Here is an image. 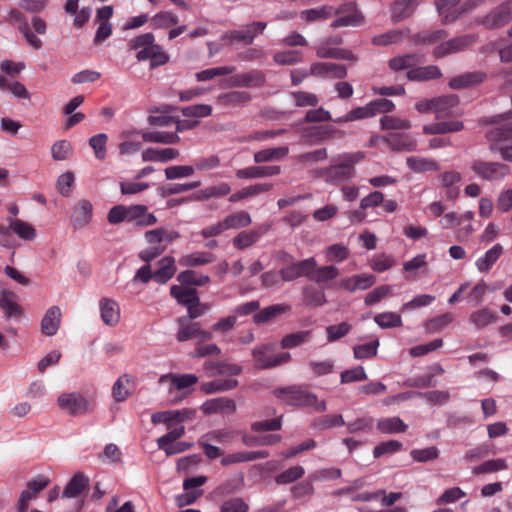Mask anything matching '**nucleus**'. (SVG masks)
I'll return each mask as SVG.
<instances>
[{"label": "nucleus", "instance_id": "f257e3e1", "mask_svg": "<svg viewBox=\"0 0 512 512\" xmlns=\"http://www.w3.org/2000/svg\"><path fill=\"white\" fill-rule=\"evenodd\" d=\"M273 395L290 406L311 407L317 412H324L326 410L325 401L319 400L317 395L310 392L305 385L278 387L273 390Z\"/></svg>", "mask_w": 512, "mask_h": 512}, {"label": "nucleus", "instance_id": "f03ea898", "mask_svg": "<svg viewBox=\"0 0 512 512\" xmlns=\"http://www.w3.org/2000/svg\"><path fill=\"white\" fill-rule=\"evenodd\" d=\"M365 157L363 152L346 153L338 157L339 162L320 170L319 174L327 183L339 184L352 178L355 174L354 165Z\"/></svg>", "mask_w": 512, "mask_h": 512}, {"label": "nucleus", "instance_id": "7ed1b4c3", "mask_svg": "<svg viewBox=\"0 0 512 512\" xmlns=\"http://www.w3.org/2000/svg\"><path fill=\"white\" fill-rule=\"evenodd\" d=\"M144 236L150 246L139 252V258L146 263H150L165 252L166 245L161 244L162 241L172 242L178 239L180 234L178 231H168L163 227H159L145 232Z\"/></svg>", "mask_w": 512, "mask_h": 512}, {"label": "nucleus", "instance_id": "20e7f679", "mask_svg": "<svg viewBox=\"0 0 512 512\" xmlns=\"http://www.w3.org/2000/svg\"><path fill=\"white\" fill-rule=\"evenodd\" d=\"M274 349L275 345L273 343H265L256 346L252 350L255 367L262 370L271 369L288 363L291 360V355L288 352H282L276 356H270L269 353Z\"/></svg>", "mask_w": 512, "mask_h": 512}, {"label": "nucleus", "instance_id": "39448f33", "mask_svg": "<svg viewBox=\"0 0 512 512\" xmlns=\"http://www.w3.org/2000/svg\"><path fill=\"white\" fill-rule=\"evenodd\" d=\"M471 170L477 177L485 181H495L502 179L509 173V166L499 162L473 160Z\"/></svg>", "mask_w": 512, "mask_h": 512}, {"label": "nucleus", "instance_id": "423d86ee", "mask_svg": "<svg viewBox=\"0 0 512 512\" xmlns=\"http://www.w3.org/2000/svg\"><path fill=\"white\" fill-rule=\"evenodd\" d=\"M179 330L176 334V339L179 342H184L192 339H198L199 341L211 340L213 335L211 332L203 330L198 322L188 321L185 316L179 317L176 320Z\"/></svg>", "mask_w": 512, "mask_h": 512}, {"label": "nucleus", "instance_id": "0eeeda50", "mask_svg": "<svg viewBox=\"0 0 512 512\" xmlns=\"http://www.w3.org/2000/svg\"><path fill=\"white\" fill-rule=\"evenodd\" d=\"M59 407L71 416H80L91 410L89 401L77 393H66L58 397Z\"/></svg>", "mask_w": 512, "mask_h": 512}, {"label": "nucleus", "instance_id": "6e6552de", "mask_svg": "<svg viewBox=\"0 0 512 512\" xmlns=\"http://www.w3.org/2000/svg\"><path fill=\"white\" fill-rule=\"evenodd\" d=\"M316 268V261L313 257L292 263L283 267L279 271V275L284 282H290L302 276L311 277V273Z\"/></svg>", "mask_w": 512, "mask_h": 512}, {"label": "nucleus", "instance_id": "1a4fd4ad", "mask_svg": "<svg viewBox=\"0 0 512 512\" xmlns=\"http://www.w3.org/2000/svg\"><path fill=\"white\" fill-rule=\"evenodd\" d=\"M475 42V35H463L455 37L437 45L433 50V55L436 58H442L447 55L463 51Z\"/></svg>", "mask_w": 512, "mask_h": 512}, {"label": "nucleus", "instance_id": "9d476101", "mask_svg": "<svg viewBox=\"0 0 512 512\" xmlns=\"http://www.w3.org/2000/svg\"><path fill=\"white\" fill-rule=\"evenodd\" d=\"M266 27V22H253L247 25L243 30H231L226 32L223 39L228 41L230 44L237 41L244 45H251L257 34L262 33Z\"/></svg>", "mask_w": 512, "mask_h": 512}, {"label": "nucleus", "instance_id": "9b49d317", "mask_svg": "<svg viewBox=\"0 0 512 512\" xmlns=\"http://www.w3.org/2000/svg\"><path fill=\"white\" fill-rule=\"evenodd\" d=\"M512 20V1H507L485 15L481 24L488 29L503 27Z\"/></svg>", "mask_w": 512, "mask_h": 512}, {"label": "nucleus", "instance_id": "f8f14e48", "mask_svg": "<svg viewBox=\"0 0 512 512\" xmlns=\"http://www.w3.org/2000/svg\"><path fill=\"white\" fill-rule=\"evenodd\" d=\"M49 485V479L40 476L37 479L30 480L26 489H24L18 499V512H26L30 501L35 499L37 495Z\"/></svg>", "mask_w": 512, "mask_h": 512}, {"label": "nucleus", "instance_id": "ddd939ff", "mask_svg": "<svg viewBox=\"0 0 512 512\" xmlns=\"http://www.w3.org/2000/svg\"><path fill=\"white\" fill-rule=\"evenodd\" d=\"M349 13L346 16H342L334 20L331 24L333 28H339L343 26H358L363 23V16L356 9V4L351 2L341 5L337 10L333 9V14Z\"/></svg>", "mask_w": 512, "mask_h": 512}, {"label": "nucleus", "instance_id": "4468645a", "mask_svg": "<svg viewBox=\"0 0 512 512\" xmlns=\"http://www.w3.org/2000/svg\"><path fill=\"white\" fill-rule=\"evenodd\" d=\"M126 221L135 222L137 226L147 227L157 223V218L154 214L148 213V208L145 205L137 204L125 206Z\"/></svg>", "mask_w": 512, "mask_h": 512}, {"label": "nucleus", "instance_id": "2eb2a0df", "mask_svg": "<svg viewBox=\"0 0 512 512\" xmlns=\"http://www.w3.org/2000/svg\"><path fill=\"white\" fill-rule=\"evenodd\" d=\"M310 74L323 78L343 79L347 76V69L341 64L315 62L310 66Z\"/></svg>", "mask_w": 512, "mask_h": 512}, {"label": "nucleus", "instance_id": "dca6fc26", "mask_svg": "<svg viewBox=\"0 0 512 512\" xmlns=\"http://www.w3.org/2000/svg\"><path fill=\"white\" fill-rule=\"evenodd\" d=\"M229 82L233 87H262L266 77L261 70L254 69L231 76Z\"/></svg>", "mask_w": 512, "mask_h": 512}, {"label": "nucleus", "instance_id": "f3484780", "mask_svg": "<svg viewBox=\"0 0 512 512\" xmlns=\"http://www.w3.org/2000/svg\"><path fill=\"white\" fill-rule=\"evenodd\" d=\"M195 415V410L192 409H182V410H171L165 412H157L152 414L151 421L153 424L158 423H171L177 422L181 423L186 420L193 419Z\"/></svg>", "mask_w": 512, "mask_h": 512}, {"label": "nucleus", "instance_id": "a211bd4d", "mask_svg": "<svg viewBox=\"0 0 512 512\" xmlns=\"http://www.w3.org/2000/svg\"><path fill=\"white\" fill-rule=\"evenodd\" d=\"M269 457V452L265 450L260 451H239L225 455L221 459L223 466H229L238 463L251 462L258 459H266Z\"/></svg>", "mask_w": 512, "mask_h": 512}, {"label": "nucleus", "instance_id": "6ab92c4d", "mask_svg": "<svg viewBox=\"0 0 512 512\" xmlns=\"http://www.w3.org/2000/svg\"><path fill=\"white\" fill-rule=\"evenodd\" d=\"M102 321L110 327L116 326L120 321V307L118 303L109 298H102L99 302Z\"/></svg>", "mask_w": 512, "mask_h": 512}, {"label": "nucleus", "instance_id": "aec40b11", "mask_svg": "<svg viewBox=\"0 0 512 512\" xmlns=\"http://www.w3.org/2000/svg\"><path fill=\"white\" fill-rule=\"evenodd\" d=\"M385 142L391 150L397 152L415 151L417 147L416 139L408 134L391 133L385 138Z\"/></svg>", "mask_w": 512, "mask_h": 512}, {"label": "nucleus", "instance_id": "412c9836", "mask_svg": "<svg viewBox=\"0 0 512 512\" xmlns=\"http://www.w3.org/2000/svg\"><path fill=\"white\" fill-rule=\"evenodd\" d=\"M281 172L280 166H251L236 171L238 179H256L278 175Z\"/></svg>", "mask_w": 512, "mask_h": 512}, {"label": "nucleus", "instance_id": "4be33fe9", "mask_svg": "<svg viewBox=\"0 0 512 512\" xmlns=\"http://www.w3.org/2000/svg\"><path fill=\"white\" fill-rule=\"evenodd\" d=\"M434 113L437 119L453 115V109L458 105L459 98L455 94L443 95L434 98Z\"/></svg>", "mask_w": 512, "mask_h": 512}, {"label": "nucleus", "instance_id": "5701e85b", "mask_svg": "<svg viewBox=\"0 0 512 512\" xmlns=\"http://www.w3.org/2000/svg\"><path fill=\"white\" fill-rule=\"evenodd\" d=\"M462 0H435V6L444 23H451L461 16V7L457 5Z\"/></svg>", "mask_w": 512, "mask_h": 512}, {"label": "nucleus", "instance_id": "b1692460", "mask_svg": "<svg viewBox=\"0 0 512 512\" xmlns=\"http://www.w3.org/2000/svg\"><path fill=\"white\" fill-rule=\"evenodd\" d=\"M180 155L179 150L175 148H147L142 152V160L145 162H162L166 163L176 159Z\"/></svg>", "mask_w": 512, "mask_h": 512}, {"label": "nucleus", "instance_id": "393cba45", "mask_svg": "<svg viewBox=\"0 0 512 512\" xmlns=\"http://www.w3.org/2000/svg\"><path fill=\"white\" fill-rule=\"evenodd\" d=\"M157 264L159 267L153 273V279L159 284H165L176 273L175 259L172 256H165Z\"/></svg>", "mask_w": 512, "mask_h": 512}, {"label": "nucleus", "instance_id": "a878e982", "mask_svg": "<svg viewBox=\"0 0 512 512\" xmlns=\"http://www.w3.org/2000/svg\"><path fill=\"white\" fill-rule=\"evenodd\" d=\"M464 129L462 121L436 122L423 126V133L426 135H442L447 133L459 132Z\"/></svg>", "mask_w": 512, "mask_h": 512}, {"label": "nucleus", "instance_id": "bb28decb", "mask_svg": "<svg viewBox=\"0 0 512 512\" xmlns=\"http://www.w3.org/2000/svg\"><path fill=\"white\" fill-rule=\"evenodd\" d=\"M61 321V311L59 307L52 306L49 308L42 321H41V332L46 336H53L59 329Z\"/></svg>", "mask_w": 512, "mask_h": 512}, {"label": "nucleus", "instance_id": "cd10ccee", "mask_svg": "<svg viewBox=\"0 0 512 512\" xmlns=\"http://www.w3.org/2000/svg\"><path fill=\"white\" fill-rule=\"evenodd\" d=\"M202 410L205 414L220 412L233 413L236 410V403L233 399L219 397L206 401L202 406Z\"/></svg>", "mask_w": 512, "mask_h": 512}, {"label": "nucleus", "instance_id": "c85d7f7f", "mask_svg": "<svg viewBox=\"0 0 512 512\" xmlns=\"http://www.w3.org/2000/svg\"><path fill=\"white\" fill-rule=\"evenodd\" d=\"M291 310V306L287 304H274L263 308L259 312L255 313L253 320L256 324L267 323L278 316L285 314Z\"/></svg>", "mask_w": 512, "mask_h": 512}, {"label": "nucleus", "instance_id": "c756f323", "mask_svg": "<svg viewBox=\"0 0 512 512\" xmlns=\"http://www.w3.org/2000/svg\"><path fill=\"white\" fill-rule=\"evenodd\" d=\"M89 479L83 473H76L64 488L62 497L75 498L88 488Z\"/></svg>", "mask_w": 512, "mask_h": 512}, {"label": "nucleus", "instance_id": "7c9ffc66", "mask_svg": "<svg viewBox=\"0 0 512 512\" xmlns=\"http://www.w3.org/2000/svg\"><path fill=\"white\" fill-rule=\"evenodd\" d=\"M442 76L441 70L436 65H428L423 67H414L408 70L407 78L410 81H429L438 79Z\"/></svg>", "mask_w": 512, "mask_h": 512}, {"label": "nucleus", "instance_id": "2f4dec72", "mask_svg": "<svg viewBox=\"0 0 512 512\" xmlns=\"http://www.w3.org/2000/svg\"><path fill=\"white\" fill-rule=\"evenodd\" d=\"M485 79V74L482 72H468L452 78L449 81L451 89H463L472 87L482 83Z\"/></svg>", "mask_w": 512, "mask_h": 512}, {"label": "nucleus", "instance_id": "473e14b6", "mask_svg": "<svg viewBox=\"0 0 512 512\" xmlns=\"http://www.w3.org/2000/svg\"><path fill=\"white\" fill-rule=\"evenodd\" d=\"M406 164L410 170L415 173H423L427 171H439V163L432 158L419 156H411L406 159Z\"/></svg>", "mask_w": 512, "mask_h": 512}, {"label": "nucleus", "instance_id": "72a5a7b5", "mask_svg": "<svg viewBox=\"0 0 512 512\" xmlns=\"http://www.w3.org/2000/svg\"><path fill=\"white\" fill-rule=\"evenodd\" d=\"M143 141L160 144H177L180 141L178 134L163 131H139Z\"/></svg>", "mask_w": 512, "mask_h": 512}, {"label": "nucleus", "instance_id": "f704fd0d", "mask_svg": "<svg viewBox=\"0 0 512 512\" xmlns=\"http://www.w3.org/2000/svg\"><path fill=\"white\" fill-rule=\"evenodd\" d=\"M16 294L9 290H4L0 295V308L4 311L8 318L20 317L22 314L21 308L16 303Z\"/></svg>", "mask_w": 512, "mask_h": 512}, {"label": "nucleus", "instance_id": "c9c22d12", "mask_svg": "<svg viewBox=\"0 0 512 512\" xmlns=\"http://www.w3.org/2000/svg\"><path fill=\"white\" fill-rule=\"evenodd\" d=\"M421 62L422 58L418 54H406L391 58L389 60V67L393 71L410 70Z\"/></svg>", "mask_w": 512, "mask_h": 512}, {"label": "nucleus", "instance_id": "e433bc0d", "mask_svg": "<svg viewBox=\"0 0 512 512\" xmlns=\"http://www.w3.org/2000/svg\"><path fill=\"white\" fill-rule=\"evenodd\" d=\"M170 294L176 299L178 304L188 307L193 304L194 299L199 298L197 290L195 288H184L179 285H173L170 287Z\"/></svg>", "mask_w": 512, "mask_h": 512}, {"label": "nucleus", "instance_id": "4c0bfd02", "mask_svg": "<svg viewBox=\"0 0 512 512\" xmlns=\"http://www.w3.org/2000/svg\"><path fill=\"white\" fill-rule=\"evenodd\" d=\"M7 221L11 231L15 233L19 238L23 240H33L35 238L36 230L30 223L13 218H8Z\"/></svg>", "mask_w": 512, "mask_h": 512}, {"label": "nucleus", "instance_id": "58836bf2", "mask_svg": "<svg viewBox=\"0 0 512 512\" xmlns=\"http://www.w3.org/2000/svg\"><path fill=\"white\" fill-rule=\"evenodd\" d=\"M272 189V184L264 183V184H254L248 187H245L235 193H233L229 197V202L235 203L242 199L252 197L264 192H268Z\"/></svg>", "mask_w": 512, "mask_h": 512}, {"label": "nucleus", "instance_id": "ea45409f", "mask_svg": "<svg viewBox=\"0 0 512 512\" xmlns=\"http://www.w3.org/2000/svg\"><path fill=\"white\" fill-rule=\"evenodd\" d=\"M497 320V314L493 310L489 308H482L474 311L470 317L469 321L477 328L483 329L489 324L495 322Z\"/></svg>", "mask_w": 512, "mask_h": 512}, {"label": "nucleus", "instance_id": "a19ab883", "mask_svg": "<svg viewBox=\"0 0 512 512\" xmlns=\"http://www.w3.org/2000/svg\"><path fill=\"white\" fill-rule=\"evenodd\" d=\"M408 426L399 417L384 418L378 421L377 429L383 434L403 433Z\"/></svg>", "mask_w": 512, "mask_h": 512}, {"label": "nucleus", "instance_id": "79ce46f5", "mask_svg": "<svg viewBox=\"0 0 512 512\" xmlns=\"http://www.w3.org/2000/svg\"><path fill=\"white\" fill-rule=\"evenodd\" d=\"M289 152L287 146L274 147L260 150L254 154L255 163H263L284 158Z\"/></svg>", "mask_w": 512, "mask_h": 512}, {"label": "nucleus", "instance_id": "37998d69", "mask_svg": "<svg viewBox=\"0 0 512 512\" xmlns=\"http://www.w3.org/2000/svg\"><path fill=\"white\" fill-rule=\"evenodd\" d=\"M503 253V247L500 244L494 245L489 249L485 255L476 261V266L479 271L487 272L493 264L499 259Z\"/></svg>", "mask_w": 512, "mask_h": 512}, {"label": "nucleus", "instance_id": "c03bdc74", "mask_svg": "<svg viewBox=\"0 0 512 512\" xmlns=\"http://www.w3.org/2000/svg\"><path fill=\"white\" fill-rule=\"evenodd\" d=\"M223 221L226 230H228L248 227L251 224L252 219L247 211H239L229 214L223 219Z\"/></svg>", "mask_w": 512, "mask_h": 512}, {"label": "nucleus", "instance_id": "a18cd8bd", "mask_svg": "<svg viewBox=\"0 0 512 512\" xmlns=\"http://www.w3.org/2000/svg\"><path fill=\"white\" fill-rule=\"evenodd\" d=\"M487 138L492 142V149L498 143L512 139V122L491 129Z\"/></svg>", "mask_w": 512, "mask_h": 512}, {"label": "nucleus", "instance_id": "49530a36", "mask_svg": "<svg viewBox=\"0 0 512 512\" xmlns=\"http://www.w3.org/2000/svg\"><path fill=\"white\" fill-rule=\"evenodd\" d=\"M311 331H297L285 335L281 340V347L283 349H292L298 347L311 339Z\"/></svg>", "mask_w": 512, "mask_h": 512}, {"label": "nucleus", "instance_id": "de8ad7c7", "mask_svg": "<svg viewBox=\"0 0 512 512\" xmlns=\"http://www.w3.org/2000/svg\"><path fill=\"white\" fill-rule=\"evenodd\" d=\"M213 260L214 256L210 253L195 252L182 256L179 263L185 267H196L211 263Z\"/></svg>", "mask_w": 512, "mask_h": 512}, {"label": "nucleus", "instance_id": "09e8293b", "mask_svg": "<svg viewBox=\"0 0 512 512\" xmlns=\"http://www.w3.org/2000/svg\"><path fill=\"white\" fill-rule=\"evenodd\" d=\"M408 34L409 29L392 30L385 34L375 36L372 41L375 45L387 46L403 40L408 36Z\"/></svg>", "mask_w": 512, "mask_h": 512}, {"label": "nucleus", "instance_id": "8fccbe9b", "mask_svg": "<svg viewBox=\"0 0 512 512\" xmlns=\"http://www.w3.org/2000/svg\"><path fill=\"white\" fill-rule=\"evenodd\" d=\"M135 135H139V131H124L121 134V137L124 139V141L119 144V152L121 155L134 154L141 149V143L132 140Z\"/></svg>", "mask_w": 512, "mask_h": 512}, {"label": "nucleus", "instance_id": "3c124183", "mask_svg": "<svg viewBox=\"0 0 512 512\" xmlns=\"http://www.w3.org/2000/svg\"><path fill=\"white\" fill-rule=\"evenodd\" d=\"M177 281L182 285L203 286L210 281L208 275H199L193 270H185L177 275Z\"/></svg>", "mask_w": 512, "mask_h": 512}, {"label": "nucleus", "instance_id": "603ef678", "mask_svg": "<svg viewBox=\"0 0 512 512\" xmlns=\"http://www.w3.org/2000/svg\"><path fill=\"white\" fill-rule=\"evenodd\" d=\"M261 236L259 230L242 231L233 239V245L242 250L255 244Z\"/></svg>", "mask_w": 512, "mask_h": 512}, {"label": "nucleus", "instance_id": "864d4df0", "mask_svg": "<svg viewBox=\"0 0 512 512\" xmlns=\"http://www.w3.org/2000/svg\"><path fill=\"white\" fill-rule=\"evenodd\" d=\"M303 302L307 306L319 307L326 302V297L322 290L307 286L303 290Z\"/></svg>", "mask_w": 512, "mask_h": 512}, {"label": "nucleus", "instance_id": "5fc2aeb1", "mask_svg": "<svg viewBox=\"0 0 512 512\" xmlns=\"http://www.w3.org/2000/svg\"><path fill=\"white\" fill-rule=\"evenodd\" d=\"M177 15L170 11H162L151 18V25L155 29H164L174 26L178 23Z\"/></svg>", "mask_w": 512, "mask_h": 512}, {"label": "nucleus", "instance_id": "6e6d98bb", "mask_svg": "<svg viewBox=\"0 0 512 512\" xmlns=\"http://www.w3.org/2000/svg\"><path fill=\"white\" fill-rule=\"evenodd\" d=\"M238 381L236 379H217L202 385V389L206 393H216L221 391H228L236 388Z\"/></svg>", "mask_w": 512, "mask_h": 512}, {"label": "nucleus", "instance_id": "4d7b16f0", "mask_svg": "<svg viewBox=\"0 0 512 512\" xmlns=\"http://www.w3.org/2000/svg\"><path fill=\"white\" fill-rule=\"evenodd\" d=\"M235 69L236 68L234 66L214 67L196 73L195 77L197 81L203 82L214 79L219 76L230 75L235 71Z\"/></svg>", "mask_w": 512, "mask_h": 512}, {"label": "nucleus", "instance_id": "13d9d810", "mask_svg": "<svg viewBox=\"0 0 512 512\" xmlns=\"http://www.w3.org/2000/svg\"><path fill=\"white\" fill-rule=\"evenodd\" d=\"M374 321L381 328H394L402 325V318L394 312H383L374 317Z\"/></svg>", "mask_w": 512, "mask_h": 512}, {"label": "nucleus", "instance_id": "bf43d9fd", "mask_svg": "<svg viewBox=\"0 0 512 512\" xmlns=\"http://www.w3.org/2000/svg\"><path fill=\"white\" fill-rule=\"evenodd\" d=\"M304 473L305 470L302 466H293L283 471L282 473L278 474L275 477V482L281 485L289 484L300 479L304 475Z\"/></svg>", "mask_w": 512, "mask_h": 512}, {"label": "nucleus", "instance_id": "052dcab7", "mask_svg": "<svg viewBox=\"0 0 512 512\" xmlns=\"http://www.w3.org/2000/svg\"><path fill=\"white\" fill-rule=\"evenodd\" d=\"M439 449L436 446H431L423 449H413L410 452L411 458L415 462L425 463L433 461L439 457Z\"/></svg>", "mask_w": 512, "mask_h": 512}, {"label": "nucleus", "instance_id": "680f3d73", "mask_svg": "<svg viewBox=\"0 0 512 512\" xmlns=\"http://www.w3.org/2000/svg\"><path fill=\"white\" fill-rule=\"evenodd\" d=\"M445 30L424 31L416 34L413 40L417 44H435L447 37Z\"/></svg>", "mask_w": 512, "mask_h": 512}, {"label": "nucleus", "instance_id": "e2e57ef3", "mask_svg": "<svg viewBox=\"0 0 512 512\" xmlns=\"http://www.w3.org/2000/svg\"><path fill=\"white\" fill-rule=\"evenodd\" d=\"M130 384L128 375H123L118 378L112 388V395L117 402H122L128 398L130 392L127 386Z\"/></svg>", "mask_w": 512, "mask_h": 512}, {"label": "nucleus", "instance_id": "0e129e2a", "mask_svg": "<svg viewBox=\"0 0 512 512\" xmlns=\"http://www.w3.org/2000/svg\"><path fill=\"white\" fill-rule=\"evenodd\" d=\"M195 168L190 165L170 166L164 170L167 180L190 177L194 174Z\"/></svg>", "mask_w": 512, "mask_h": 512}, {"label": "nucleus", "instance_id": "69168bd1", "mask_svg": "<svg viewBox=\"0 0 512 512\" xmlns=\"http://www.w3.org/2000/svg\"><path fill=\"white\" fill-rule=\"evenodd\" d=\"M383 130H407L411 127L409 120L400 119L394 116H384L380 119Z\"/></svg>", "mask_w": 512, "mask_h": 512}, {"label": "nucleus", "instance_id": "338daca9", "mask_svg": "<svg viewBox=\"0 0 512 512\" xmlns=\"http://www.w3.org/2000/svg\"><path fill=\"white\" fill-rule=\"evenodd\" d=\"M314 271L315 273L313 275L311 274L309 278L316 283L333 280L339 275L338 268L333 265L320 267L316 270L314 269Z\"/></svg>", "mask_w": 512, "mask_h": 512}, {"label": "nucleus", "instance_id": "774afa93", "mask_svg": "<svg viewBox=\"0 0 512 512\" xmlns=\"http://www.w3.org/2000/svg\"><path fill=\"white\" fill-rule=\"evenodd\" d=\"M249 506L242 498H231L222 503L220 512H248Z\"/></svg>", "mask_w": 512, "mask_h": 512}]
</instances>
